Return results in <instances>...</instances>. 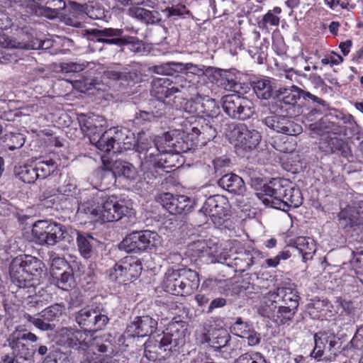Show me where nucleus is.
<instances>
[{
	"label": "nucleus",
	"mask_w": 363,
	"mask_h": 363,
	"mask_svg": "<svg viewBox=\"0 0 363 363\" xmlns=\"http://www.w3.org/2000/svg\"><path fill=\"white\" fill-rule=\"evenodd\" d=\"M303 93H304L303 90L293 85L289 88L280 87L275 90L274 97L279 101H283L285 104L295 106L303 95Z\"/></svg>",
	"instance_id": "obj_29"
},
{
	"label": "nucleus",
	"mask_w": 363,
	"mask_h": 363,
	"mask_svg": "<svg viewBox=\"0 0 363 363\" xmlns=\"http://www.w3.org/2000/svg\"><path fill=\"white\" fill-rule=\"evenodd\" d=\"M38 179H45L53 173L57 167V164L55 160L50 158L38 159L34 163Z\"/></svg>",
	"instance_id": "obj_38"
},
{
	"label": "nucleus",
	"mask_w": 363,
	"mask_h": 363,
	"mask_svg": "<svg viewBox=\"0 0 363 363\" xmlns=\"http://www.w3.org/2000/svg\"><path fill=\"white\" fill-rule=\"evenodd\" d=\"M62 313V306L55 304L46 308L39 313V316L45 320L50 322L59 317Z\"/></svg>",
	"instance_id": "obj_52"
},
{
	"label": "nucleus",
	"mask_w": 363,
	"mask_h": 363,
	"mask_svg": "<svg viewBox=\"0 0 363 363\" xmlns=\"http://www.w3.org/2000/svg\"><path fill=\"white\" fill-rule=\"evenodd\" d=\"M204 116L213 118L219 113V107L214 99H210L208 96L203 97L202 104Z\"/></svg>",
	"instance_id": "obj_50"
},
{
	"label": "nucleus",
	"mask_w": 363,
	"mask_h": 363,
	"mask_svg": "<svg viewBox=\"0 0 363 363\" xmlns=\"http://www.w3.org/2000/svg\"><path fill=\"white\" fill-rule=\"evenodd\" d=\"M18 177L25 183L33 184L38 179L35 164L19 167L16 170Z\"/></svg>",
	"instance_id": "obj_41"
},
{
	"label": "nucleus",
	"mask_w": 363,
	"mask_h": 363,
	"mask_svg": "<svg viewBox=\"0 0 363 363\" xmlns=\"http://www.w3.org/2000/svg\"><path fill=\"white\" fill-rule=\"evenodd\" d=\"M128 14L138 20L143 21L146 23H155L157 20V13L152 11L146 9L133 6L129 8Z\"/></svg>",
	"instance_id": "obj_36"
},
{
	"label": "nucleus",
	"mask_w": 363,
	"mask_h": 363,
	"mask_svg": "<svg viewBox=\"0 0 363 363\" xmlns=\"http://www.w3.org/2000/svg\"><path fill=\"white\" fill-rule=\"evenodd\" d=\"M104 76L106 78L116 80L122 79L127 82L133 81L136 77L135 73L127 71V69H123V71L116 69H108L104 72Z\"/></svg>",
	"instance_id": "obj_49"
},
{
	"label": "nucleus",
	"mask_w": 363,
	"mask_h": 363,
	"mask_svg": "<svg viewBox=\"0 0 363 363\" xmlns=\"http://www.w3.org/2000/svg\"><path fill=\"white\" fill-rule=\"evenodd\" d=\"M194 83L186 79L183 75L175 77L174 81L169 78L157 77L152 82L151 94L155 97L159 103H162L165 99L175 93L180 92L184 96L193 94L195 91Z\"/></svg>",
	"instance_id": "obj_7"
},
{
	"label": "nucleus",
	"mask_w": 363,
	"mask_h": 363,
	"mask_svg": "<svg viewBox=\"0 0 363 363\" xmlns=\"http://www.w3.org/2000/svg\"><path fill=\"white\" fill-rule=\"evenodd\" d=\"M350 265L355 273L359 276V280L363 283V251L353 252Z\"/></svg>",
	"instance_id": "obj_53"
},
{
	"label": "nucleus",
	"mask_w": 363,
	"mask_h": 363,
	"mask_svg": "<svg viewBox=\"0 0 363 363\" xmlns=\"http://www.w3.org/2000/svg\"><path fill=\"white\" fill-rule=\"evenodd\" d=\"M43 264L38 258L30 255L14 258L9 267L11 281L20 289H28L30 292L38 284V277L43 272Z\"/></svg>",
	"instance_id": "obj_5"
},
{
	"label": "nucleus",
	"mask_w": 363,
	"mask_h": 363,
	"mask_svg": "<svg viewBox=\"0 0 363 363\" xmlns=\"http://www.w3.org/2000/svg\"><path fill=\"white\" fill-rule=\"evenodd\" d=\"M164 104L163 103H159L157 110L152 111H140L137 113L136 118L140 119L143 121H152L157 118L161 117L164 113Z\"/></svg>",
	"instance_id": "obj_51"
},
{
	"label": "nucleus",
	"mask_w": 363,
	"mask_h": 363,
	"mask_svg": "<svg viewBox=\"0 0 363 363\" xmlns=\"http://www.w3.org/2000/svg\"><path fill=\"white\" fill-rule=\"evenodd\" d=\"M157 327V320L149 315L136 317L127 327L125 334L128 337H145L151 335Z\"/></svg>",
	"instance_id": "obj_21"
},
{
	"label": "nucleus",
	"mask_w": 363,
	"mask_h": 363,
	"mask_svg": "<svg viewBox=\"0 0 363 363\" xmlns=\"http://www.w3.org/2000/svg\"><path fill=\"white\" fill-rule=\"evenodd\" d=\"M280 293L282 301L286 304H288V307L293 308L294 309L297 308L298 306V295L296 289L293 288L291 286L281 287Z\"/></svg>",
	"instance_id": "obj_42"
},
{
	"label": "nucleus",
	"mask_w": 363,
	"mask_h": 363,
	"mask_svg": "<svg viewBox=\"0 0 363 363\" xmlns=\"http://www.w3.org/2000/svg\"><path fill=\"white\" fill-rule=\"evenodd\" d=\"M94 241V238L88 233H77V242L79 251L85 259L92 256Z\"/></svg>",
	"instance_id": "obj_35"
},
{
	"label": "nucleus",
	"mask_w": 363,
	"mask_h": 363,
	"mask_svg": "<svg viewBox=\"0 0 363 363\" xmlns=\"http://www.w3.org/2000/svg\"><path fill=\"white\" fill-rule=\"evenodd\" d=\"M223 350V353H227V355H225V358H232L238 356L242 351V343L240 340H237L234 342H232L228 345L226 344L225 347H222Z\"/></svg>",
	"instance_id": "obj_58"
},
{
	"label": "nucleus",
	"mask_w": 363,
	"mask_h": 363,
	"mask_svg": "<svg viewBox=\"0 0 363 363\" xmlns=\"http://www.w3.org/2000/svg\"><path fill=\"white\" fill-rule=\"evenodd\" d=\"M189 134V128L185 131L172 130L152 140L143 133L138 134L134 147L140 155V158L144 160L143 165L166 167L164 163L167 162L169 155L186 152L193 148L194 145Z\"/></svg>",
	"instance_id": "obj_1"
},
{
	"label": "nucleus",
	"mask_w": 363,
	"mask_h": 363,
	"mask_svg": "<svg viewBox=\"0 0 363 363\" xmlns=\"http://www.w3.org/2000/svg\"><path fill=\"white\" fill-rule=\"evenodd\" d=\"M63 234L62 226L50 220H38L32 228L33 237L40 245H54L63 238Z\"/></svg>",
	"instance_id": "obj_11"
},
{
	"label": "nucleus",
	"mask_w": 363,
	"mask_h": 363,
	"mask_svg": "<svg viewBox=\"0 0 363 363\" xmlns=\"http://www.w3.org/2000/svg\"><path fill=\"white\" fill-rule=\"evenodd\" d=\"M79 121L82 130L87 134L90 143L95 145L99 150L108 152L115 148L116 145L121 143V133H118L115 128L105 130L106 121L104 117L100 116L82 117ZM123 141L124 145L128 143L123 139Z\"/></svg>",
	"instance_id": "obj_4"
},
{
	"label": "nucleus",
	"mask_w": 363,
	"mask_h": 363,
	"mask_svg": "<svg viewBox=\"0 0 363 363\" xmlns=\"http://www.w3.org/2000/svg\"><path fill=\"white\" fill-rule=\"evenodd\" d=\"M251 329L252 328L247 323L243 322L240 318H238L232 326L233 332L240 337L246 336Z\"/></svg>",
	"instance_id": "obj_59"
},
{
	"label": "nucleus",
	"mask_w": 363,
	"mask_h": 363,
	"mask_svg": "<svg viewBox=\"0 0 363 363\" xmlns=\"http://www.w3.org/2000/svg\"><path fill=\"white\" fill-rule=\"evenodd\" d=\"M65 6L62 0H30L27 5L28 13L54 18L60 13Z\"/></svg>",
	"instance_id": "obj_19"
},
{
	"label": "nucleus",
	"mask_w": 363,
	"mask_h": 363,
	"mask_svg": "<svg viewBox=\"0 0 363 363\" xmlns=\"http://www.w3.org/2000/svg\"><path fill=\"white\" fill-rule=\"evenodd\" d=\"M280 289L277 288L274 291H270L267 294L264 295L262 299V314L264 313V308H277V306L274 303L279 302L281 299V296L280 293Z\"/></svg>",
	"instance_id": "obj_47"
},
{
	"label": "nucleus",
	"mask_w": 363,
	"mask_h": 363,
	"mask_svg": "<svg viewBox=\"0 0 363 363\" xmlns=\"http://www.w3.org/2000/svg\"><path fill=\"white\" fill-rule=\"evenodd\" d=\"M72 83L73 88L82 93L89 92L90 94H94V91H92L93 89H100L97 87V86H99V83L91 79L75 80Z\"/></svg>",
	"instance_id": "obj_46"
},
{
	"label": "nucleus",
	"mask_w": 363,
	"mask_h": 363,
	"mask_svg": "<svg viewBox=\"0 0 363 363\" xmlns=\"http://www.w3.org/2000/svg\"><path fill=\"white\" fill-rule=\"evenodd\" d=\"M204 335L205 340L216 350H222L230 340L227 330L223 328H211Z\"/></svg>",
	"instance_id": "obj_27"
},
{
	"label": "nucleus",
	"mask_w": 363,
	"mask_h": 363,
	"mask_svg": "<svg viewBox=\"0 0 363 363\" xmlns=\"http://www.w3.org/2000/svg\"><path fill=\"white\" fill-rule=\"evenodd\" d=\"M16 38L9 37L0 32V46L5 48H14Z\"/></svg>",
	"instance_id": "obj_63"
},
{
	"label": "nucleus",
	"mask_w": 363,
	"mask_h": 363,
	"mask_svg": "<svg viewBox=\"0 0 363 363\" xmlns=\"http://www.w3.org/2000/svg\"><path fill=\"white\" fill-rule=\"evenodd\" d=\"M52 45L53 41L50 39L40 40L35 38L28 42L19 41L16 39L14 48L24 50H47L51 48Z\"/></svg>",
	"instance_id": "obj_37"
},
{
	"label": "nucleus",
	"mask_w": 363,
	"mask_h": 363,
	"mask_svg": "<svg viewBox=\"0 0 363 363\" xmlns=\"http://www.w3.org/2000/svg\"><path fill=\"white\" fill-rule=\"evenodd\" d=\"M58 335L61 341L69 347L87 345L88 335L84 330H78L71 327H65L60 330Z\"/></svg>",
	"instance_id": "obj_24"
},
{
	"label": "nucleus",
	"mask_w": 363,
	"mask_h": 363,
	"mask_svg": "<svg viewBox=\"0 0 363 363\" xmlns=\"http://www.w3.org/2000/svg\"><path fill=\"white\" fill-rule=\"evenodd\" d=\"M340 225L345 229L363 231V201H354L338 213Z\"/></svg>",
	"instance_id": "obj_14"
},
{
	"label": "nucleus",
	"mask_w": 363,
	"mask_h": 363,
	"mask_svg": "<svg viewBox=\"0 0 363 363\" xmlns=\"http://www.w3.org/2000/svg\"><path fill=\"white\" fill-rule=\"evenodd\" d=\"M294 245L301 255L303 262L311 259L316 251L315 241L309 237H298L294 240Z\"/></svg>",
	"instance_id": "obj_31"
},
{
	"label": "nucleus",
	"mask_w": 363,
	"mask_h": 363,
	"mask_svg": "<svg viewBox=\"0 0 363 363\" xmlns=\"http://www.w3.org/2000/svg\"><path fill=\"white\" fill-rule=\"evenodd\" d=\"M223 108L232 118L246 120L254 113V105L247 97L230 94L223 97Z\"/></svg>",
	"instance_id": "obj_12"
},
{
	"label": "nucleus",
	"mask_w": 363,
	"mask_h": 363,
	"mask_svg": "<svg viewBox=\"0 0 363 363\" xmlns=\"http://www.w3.org/2000/svg\"><path fill=\"white\" fill-rule=\"evenodd\" d=\"M252 87L258 98L267 99L272 96L273 88L267 78L257 79L252 82Z\"/></svg>",
	"instance_id": "obj_39"
},
{
	"label": "nucleus",
	"mask_w": 363,
	"mask_h": 363,
	"mask_svg": "<svg viewBox=\"0 0 363 363\" xmlns=\"http://www.w3.org/2000/svg\"><path fill=\"white\" fill-rule=\"evenodd\" d=\"M88 62H68L63 63L61 66L62 71L65 72H79L83 71L87 66Z\"/></svg>",
	"instance_id": "obj_60"
},
{
	"label": "nucleus",
	"mask_w": 363,
	"mask_h": 363,
	"mask_svg": "<svg viewBox=\"0 0 363 363\" xmlns=\"http://www.w3.org/2000/svg\"><path fill=\"white\" fill-rule=\"evenodd\" d=\"M296 309L288 306H279L276 308H264V316L272 318V320L279 325H283L291 320Z\"/></svg>",
	"instance_id": "obj_30"
},
{
	"label": "nucleus",
	"mask_w": 363,
	"mask_h": 363,
	"mask_svg": "<svg viewBox=\"0 0 363 363\" xmlns=\"http://www.w3.org/2000/svg\"><path fill=\"white\" fill-rule=\"evenodd\" d=\"M86 213L94 216L102 222H113L130 213L125 201L117 195H106L100 190L92 201L86 204Z\"/></svg>",
	"instance_id": "obj_3"
},
{
	"label": "nucleus",
	"mask_w": 363,
	"mask_h": 363,
	"mask_svg": "<svg viewBox=\"0 0 363 363\" xmlns=\"http://www.w3.org/2000/svg\"><path fill=\"white\" fill-rule=\"evenodd\" d=\"M121 262L116 264L115 266L110 269L108 271V278L113 281H118L120 282H125L124 277L123 276V272L121 269Z\"/></svg>",
	"instance_id": "obj_61"
},
{
	"label": "nucleus",
	"mask_w": 363,
	"mask_h": 363,
	"mask_svg": "<svg viewBox=\"0 0 363 363\" xmlns=\"http://www.w3.org/2000/svg\"><path fill=\"white\" fill-rule=\"evenodd\" d=\"M75 320L86 332L92 329H101L107 324L108 318L96 308L86 306L75 313Z\"/></svg>",
	"instance_id": "obj_15"
},
{
	"label": "nucleus",
	"mask_w": 363,
	"mask_h": 363,
	"mask_svg": "<svg viewBox=\"0 0 363 363\" xmlns=\"http://www.w3.org/2000/svg\"><path fill=\"white\" fill-rule=\"evenodd\" d=\"M161 244V238L155 231L143 230L133 232L127 235L120 244V247L127 252H140L152 250Z\"/></svg>",
	"instance_id": "obj_8"
},
{
	"label": "nucleus",
	"mask_w": 363,
	"mask_h": 363,
	"mask_svg": "<svg viewBox=\"0 0 363 363\" xmlns=\"http://www.w3.org/2000/svg\"><path fill=\"white\" fill-rule=\"evenodd\" d=\"M52 278L56 280L57 286L62 290L68 291L74 286L75 281L71 271H62L57 277Z\"/></svg>",
	"instance_id": "obj_44"
},
{
	"label": "nucleus",
	"mask_w": 363,
	"mask_h": 363,
	"mask_svg": "<svg viewBox=\"0 0 363 363\" xmlns=\"http://www.w3.org/2000/svg\"><path fill=\"white\" fill-rule=\"evenodd\" d=\"M184 343V331L175 328V325H172L162 335H157L156 339L150 338L145 343L144 355L147 359L155 361L158 354L178 351Z\"/></svg>",
	"instance_id": "obj_6"
},
{
	"label": "nucleus",
	"mask_w": 363,
	"mask_h": 363,
	"mask_svg": "<svg viewBox=\"0 0 363 363\" xmlns=\"http://www.w3.org/2000/svg\"><path fill=\"white\" fill-rule=\"evenodd\" d=\"M229 138L237 154L243 155L259 145L262 136L257 130H250L245 125L240 124L230 130Z\"/></svg>",
	"instance_id": "obj_9"
},
{
	"label": "nucleus",
	"mask_w": 363,
	"mask_h": 363,
	"mask_svg": "<svg viewBox=\"0 0 363 363\" xmlns=\"http://www.w3.org/2000/svg\"><path fill=\"white\" fill-rule=\"evenodd\" d=\"M38 337L26 329L16 328L9 337L8 343L13 353L25 359H28L35 354L36 349L29 347L28 342H35Z\"/></svg>",
	"instance_id": "obj_13"
},
{
	"label": "nucleus",
	"mask_w": 363,
	"mask_h": 363,
	"mask_svg": "<svg viewBox=\"0 0 363 363\" xmlns=\"http://www.w3.org/2000/svg\"><path fill=\"white\" fill-rule=\"evenodd\" d=\"M351 342L354 347L363 350V326L357 329Z\"/></svg>",
	"instance_id": "obj_64"
},
{
	"label": "nucleus",
	"mask_w": 363,
	"mask_h": 363,
	"mask_svg": "<svg viewBox=\"0 0 363 363\" xmlns=\"http://www.w3.org/2000/svg\"><path fill=\"white\" fill-rule=\"evenodd\" d=\"M227 199L220 195H214L208 197L204 202L201 212L206 216H209L213 223L220 224L227 215Z\"/></svg>",
	"instance_id": "obj_18"
},
{
	"label": "nucleus",
	"mask_w": 363,
	"mask_h": 363,
	"mask_svg": "<svg viewBox=\"0 0 363 363\" xmlns=\"http://www.w3.org/2000/svg\"><path fill=\"white\" fill-rule=\"evenodd\" d=\"M263 123L277 133L296 135L302 132V127L284 116L272 115L266 117Z\"/></svg>",
	"instance_id": "obj_20"
},
{
	"label": "nucleus",
	"mask_w": 363,
	"mask_h": 363,
	"mask_svg": "<svg viewBox=\"0 0 363 363\" xmlns=\"http://www.w3.org/2000/svg\"><path fill=\"white\" fill-rule=\"evenodd\" d=\"M189 131L193 145L199 143L205 144L216 135V130L211 122L209 120L206 121L203 118H199L197 123L191 124Z\"/></svg>",
	"instance_id": "obj_22"
},
{
	"label": "nucleus",
	"mask_w": 363,
	"mask_h": 363,
	"mask_svg": "<svg viewBox=\"0 0 363 363\" xmlns=\"http://www.w3.org/2000/svg\"><path fill=\"white\" fill-rule=\"evenodd\" d=\"M179 272L182 282L185 284L184 286L185 295L191 294L199 286L198 274L195 271L189 269H179Z\"/></svg>",
	"instance_id": "obj_33"
},
{
	"label": "nucleus",
	"mask_w": 363,
	"mask_h": 363,
	"mask_svg": "<svg viewBox=\"0 0 363 363\" xmlns=\"http://www.w3.org/2000/svg\"><path fill=\"white\" fill-rule=\"evenodd\" d=\"M160 202L164 208L173 215H186L194 207V201L185 195L164 193L160 196Z\"/></svg>",
	"instance_id": "obj_17"
},
{
	"label": "nucleus",
	"mask_w": 363,
	"mask_h": 363,
	"mask_svg": "<svg viewBox=\"0 0 363 363\" xmlns=\"http://www.w3.org/2000/svg\"><path fill=\"white\" fill-rule=\"evenodd\" d=\"M179 270L168 269L165 273L162 287L164 291L174 295L184 296V286Z\"/></svg>",
	"instance_id": "obj_25"
},
{
	"label": "nucleus",
	"mask_w": 363,
	"mask_h": 363,
	"mask_svg": "<svg viewBox=\"0 0 363 363\" xmlns=\"http://www.w3.org/2000/svg\"><path fill=\"white\" fill-rule=\"evenodd\" d=\"M176 65H177V62H175L163 63L159 65L153 66L152 67V70L155 73L159 74L172 75L174 72H177V67Z\"/></svg>",
	"instance_id": "obj_55"
},
{
	"label": "nucleus",
	"mask_w": 363,
	"mask_h": 363,
	"mask_svg": "<svg viewBox=\"0 0 363 363\" xmlns=\"http://www.w3.org/2000/svg\"><path fill=\"white\" fill-rule=\"evenodd\" d=\"M186 255L192 261L201 259L203 262H223L228 258L225 255L218 254V246L210 240H198L189 243Z\"/></svg>",
	"instance_id": "obj_10"
},
{
	"label": "nucleus",
	"mask_w": 363,
	"mask_h": 363,
	"mask_svg": "<svg viewBox=\"0 0 363 363\" xmlns=\"http://www.w3.org/2000/svg\"><path fill=\"white\" fill-rule=\"evenodd\" d=\"M327 138H330L328 145L332 153H340L344 157H347L349 155L350 149L347 144L343 140L336 136H328Z\"/></svg>",
	"instance_id": "obj_45"
},
{
	"label": "nucleus",
	"mask_w": 363,
	"mask_h": 363,
	"mask_svg": "<svg viewBox=\"0 0 363 363\" xmlns=\"http://www.w3.org/2000/svg\"><path fill=\"white\" fill-rule=\"evenodd\" d=\"M259 255L260 253L258 251L252 253H245L241 255L240 257H236L233 259L234 264L239 271L245 272L256 262L255 259Z\"/></svg>",
	"instance_id": "obj_40"
},
{
	"label": "nucleus",
	"mask_w": 363,
	"mask_h": 363,
	"mask_svg": "<svg viewBox=\"0 0 363 363\" xmlns=\"http://www.w3.org/2000/svg\"><path fill=\"white\" fill-rule=\"evenodd\" d=\"M96 33V43H104L109 45L122 46L128 44H135L136 38L132 36H123V30L117 28H105L93 30Z\"/></svg>",
	"instance_id": "obj_23"
},
{
	"label": "nucleus",
	"mask_w": 363,
	"mask_h": 363,
	"mask_svg": "<svg viewBox=\"0 0 363 363\" xmlns=\"http://www.w3.org/2000/svg\"><path fill=\"white\" fill-rule=\"evenodd\" d=\"M121 262V270L123 272V276L125 281L135 279L140 274L142 266L138 259L131 257H125Z\"/></svg>",
	"instance_id": "obj_32"
},
{
	"label": "nucleus",
	"mask_w": 363,
	"mask_h": 363,
	"mask_svg": "<svg viewBox=\"0 0 363 363\" xmlns=\"http://www.w3.org/2000/svg\"><path fill=\"white\" fill-rule=\"evenodd\" d=\"M327 119L322 118L317 123H311L308 126L312 137L323 136L329 130L325 128Z\"/></svg>",
	"instance_id": "obj_56"
},
{
	"label": "nucleus",
	"mask_w": 363,
	"mask_h": 363,
	"mask_svg": "<svg viewBox=\"0 0 363 363\" xmlns=\"http://www.w3.org/2000/svg\"><path fill=\"white\" fill-rule=\"evenodd\" d=\"M242 338L247 339V344L250 346H255L258 345L261 340L260 334L255 331L252 328L247 333L246 336H243Z\"/></svg>",
	"instance_id": "obj_62"
},
{
	"label": "nucleus",
	"mask_w": 363,
	"mask_h": 363,
	"mask_svg": "<svg viewBox=\"0 0 363 363\" xmlns=\"http://www.w3.org/2000/svg\"><path fill=\"white\" fill-rule=\"evenodd\" d=\"M202 104L203 96L198 94L195 98H192L185 103L184 109L186 112L200 116L201 118L203 114Z\"/></svg>",
	"instance_id": "obj_43"
},
{
	"label": "nucleus",
	"mask_w": 363,
	"mask_h": 363,
	"mask_svg": "<svg viewBox=\"0 0 363 363\" xmlns=\"http://www.w3.org/2000/svg\"><path fill=\"white\" fill-rule=\"evenodd\" d=\"M67 265L66 261L61 257H55L52 259L50 264V273L52 277H57L60 272H62L63 269Z\"/></svg>",
	"instance_id": "obj_57"
},
{
	"label": "nucleus",
	"mask_w": 363,
	"mask_h": 363,
	"mask_svg": "<svg viewBox=\"0 0 363 363\" xmlns=\"http://www.w3.org/2000/svg\"><path fill=\"white\" fill-rule=\"evenodd\" d=\"M177 67V72H184L186 75L184 76L186 79L189 74H192L197 76H201L204 74V71L202 68L198 67L196 65L192 63H182L177 62L176 65Z\"/></svg>",
	"instance_id": "obj_54"
},
{
	"label": "nucleus",
	"mask_w": 363,
	"mask_h": 363,
	"mask_svg": "<svg viewBox=\"0 0 363 363\" xmlns=\"http://www.w3.org/2000/svg\"><path fill=\"white\" fill-rule=\"evenodd\" d=\"M212 78L213 82L225 90H234L237 86L230 72L226 70L214 69L212 73Z\"/></svg>",
	"instance_id": "obj_34"
},
{
	"label": "nucleus",
	"mask_w": 363,
	"mask_h": 363,
	"mask_svg": "<svg viewBox=\"0 0 363 363\" xmlns=\"http://www.w3.org/2000/svg\"><path fill=\"white\" fill-rule=\"evenodd\" d=\"M264 195L259 199L266 206L286 211L289 208H297L302 203L300 190L289 180L273 179L263 188Z\"/></svg>",
	"instance_id": "obj_2"
},
{
	"label": "nucleus",
	"mask_w": 363,
	"mask_h": 363,
	"mask_svg": "<svg viewBox=\"0 0 363 363\" xmlns=\"http://www.w3.org/2000/svg\"><path fill=\"white\" fill-rule=\"evenodd\" d=\"M218 185L223 189L234 194H242L245 191V185L241 177L235 174H227L218 180Z\"/></svg>",
	"instance_id": "obj_28"
},
{
	"label": "nucleus",
	"mask_w": 363,
	"mask_h": 363,
	"mask_svg": "<svg viewBox=\"0 0 363 363\" xmlns=\"http://www.w3.org/2000/svg\"><path fill=\"white\" fill-rule=\"evenodd\" d=\"M315 346L311 356L318 361L322 359L326 352L331 355L336 354L335 347L339 343V339L330 331H320L314 335Z\"/></svg>",
	"instance_id": "obj_16"
},
{
	"label": "nucleus",
	"mask_w": 363,
	"mask_h": 363,
	"mask_svg": "<svg viewBox=\"0 0 363 363\" xmlns=\"http://www.w3.org/2000/svg\"><path fill=\"white\" fill-rule=\"evenodd\" d=\"M234 363H267V360L262 353L250 351L240 355Z\"/></svg>",
	"instance_id": "obj_48"
},
{
	"label": "nucleus",
	"mask_w": 363,
	"mask_h": 363,
	"mask_svg": "<svg viewBox=\"0 0 363 363\" xmlns=\"http://www.w3.org/2000/svg\"><path fill=\"white\" fill-rule=\"evenodd\" d=\"M112 174L128 184L135 182L139 177L137 169L131 163L123 160H117L113 163Z\"/></svg>",
	"instance_id": "obj_26"
}]
</instances>
